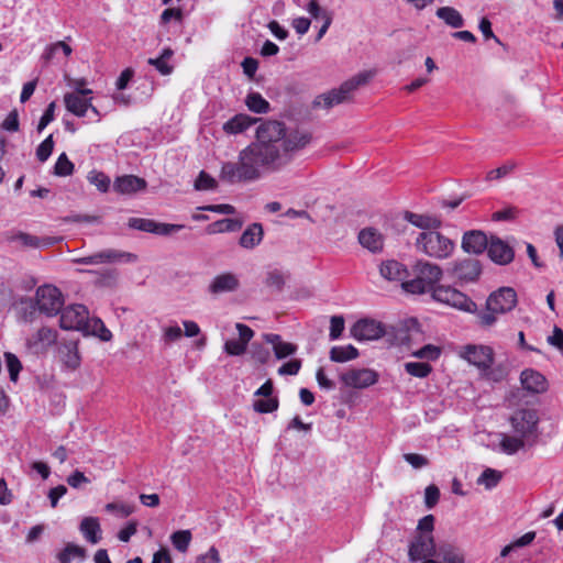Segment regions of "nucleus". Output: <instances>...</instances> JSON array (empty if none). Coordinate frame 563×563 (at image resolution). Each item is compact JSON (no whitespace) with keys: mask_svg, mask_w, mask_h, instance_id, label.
Segmentation results:
<instances>
[{"mask_svg":"<svg viewBox=\"0 0 563 563\" xmlns=\"http://www.w3.org/2000/svg\"><path fill=\"white\" fill-rule=\"evenodd\" d=\"M255 141L239 152L238 161L223 162L219 178L235 185L258 180L264 174L277 173L288 166L295 155L311 141V134L287 130L284 122L263 121L256 129Z\"/></svg>","mask_w":563,"mask_h":563,"instance_id":"obj_1","label":"nucleus"},{"mask_svg":"<svg viewBox=\"0 0 563 563\" xmlns=\"http://www.w3.org/2000/svg\"><path fill=\"white\" fill-rule=\"evenodd\" d=\"M517 305V294L511 287H501L492 292L486 300V310L477 313V323L482 328H490L498 314L511 311Z\"/></svg>","mask_w":563,"mask_h":563,"instance_id":"obj_2","label":"nucleus"},{"mask_svg":"<svg viewBox=\"0 0 563 563\" xmlns=\"http://www.w3.org/2000/svg\"><path fill=\"white\" fill-rule=\"evenodd\" d=\"M413 245L418 253L439 261L451 257L456 247L455 242L442 234L439 229L421 231Z\"/></svg>","mask_w":563,"mask_h":563,"instance_id":"obj_3","label":"nucleus"},{"mask_svg":"<svg viewBox=\"0 0 563 563\" xmlns=\"http://www.w3.org/2000/svg\"><path fill=\"white\" fill-rule=\"evenodd\" d=\"M413 272L416 277L411 280L402 282L401 287L406 292L415 295L432 294L443 276V271L438 264L424 260L417 261Z\"/></svg>","mask_w":563,"mask_h":563,"instance_id":"obj_4","label":"nucleus"},{"mask_svg":"<svg viewBox=\"0 0 563 563\" xmlns=\"http://www.w3.org/2000/svg\"><path fill=\"white\" fill-rule=\"evenodd\" d=\"M31 311L25 313L26 321H33L35 310L48 318L56 317L64 307L65 299L63 292L54 285L45 284L37 287L34 299H29Z\"/></svg>","mask_w":563,"mask_h":563,"instance_id":"obj_5","label":"nucleus"},{"mask_svg":"<svg viewBox=\"0 0 563 563\" xmlns=\"http://www.w3.org/2000/svg\"><path fill=\"white\" fill-rule=\"evenodd\" d=\"M372 76L373 74L371 71H363L353 76L349 80L344 81L338 89H332L329 92L319 95L313 100V107H323L324 109H330L336 104L350 100L351 93L358 87L366 85Z\"/></svg>","mask_w":563,"mask_h":563,"instance_id":"obj_6","label":"nucleus"},{"mask_svg":"<svg viewBox=\"0 0 563 563\" xmlns=\"http://www.w3.org/2000/svg\"><path fill=\"white\" fill-rule=\"evenodd\" d=\"M539 417L536 410L521 409L510 417V423L514 432L525 439L529 446L533 445L538 439L537 424Z\"/></svg>","mask_w":563,"mask_h":563,"instance_id":"obj_7","label":"nucleus"},{"mask_svg":"<svg viewBox=\"0 0 563 563\" xmlns=\"http://www.w3.org/2000/svg\"><path fill=\"white\" fill-rule=\"evenodd\" d=\"M59 313V327L63 330H76L89 334L91 319H89V311L84 305H69L62 308Z\"/></svg>","mask_w":563,"mask_h":563,"instance_id":"obj_8","label":"nucleus"},{"mask_svg":"<svg viewBox=\"0 0 563 563\" xmlns=\"http://www.w3.org/2000/svg\"><path fill=\"white\" fill-rule=\"evenodd\" d=\"M431 297L438 302L465 312L474 313L477 310V305L468 296L451 286L438 285Z\"/></svg>","mask_w":563,"mask_h":563,"instance_id":"obj_9","label":"nucleus"},{"mask_svg":"<svg viewBox=\"0 0 563 563\" xmlns=\"http://www.w3.org/2000/svg\"><path fill=\"white\" fill-rule=\"evenodd\" d=\"M462 356L471 364L475 365L482 372L493 379L497 380L498 378L494 376V372L490 371V367L494 363V351L492 347L486 345H473L468 344L464 346Z\"/></svg>","mask_w":563,"mask_h":563,"instance_id":"obj_10","label":"nucleus"},{"mask_svg":"<svg viewBox=\"0 0 563 563\" xmlns=\"http://www.w3.org/2000/svg\"><path fill=\"white\" fill-rule=\"evenodd\" d=\"M136 261V255L128 252H121L113 249L103 250L97 253H93L88 256L77 257L73 260V263L79 265H98L106 263H117V262H134Z\"/></svg>","mask_w":563,"mask_h":563,"instance_id":"obj_11","label":"nucleus"},{"mask_svg":"<svg viewBox=\"0 0 563 563\" xmlns=\"http://www.w3.org/2000/svg\"><path fill=\"white\" fill-rule=\"evenodd\" d=\"M92 98H84L78 93L67 92L64 96L65 108L71 114L82 118L89 111L92 113V118H90L91 122H99L101 120V114L99 110L91 103Z\"/></svg>","mask_w":563,"mask_h":563,"instance_id":"obj_12","label":"nucleus"},{"mask_svg":"<svg viewBox=\"0 0 563 563\" xmlns=\"http://www.w3.org/2000/svg\"><path fill=\"white\" fill-rule=\"evenodd\" d=\"M58 332L49 327H41L36 332L26 338L25 344L35 354L46 353L57 343Z\"/></svg>","mask_w":563,"mask_h":563,"instance_id":"obj_13","label":"nucleus"},{"mask_svg":"<svg viewBox=\"0 0 563 563\" xmlns=\"http://www.w3.org/2000/svg\"><path fill=\"white\" fill-rule=\"evenodd\" d=\"M341 382L346 387L367 388L378 380V374L369 368L350 369L340 376Z\"/></svg>","mask_w":563,"mask_h":563,"instance_id":"obj_14","label":"nucleus"},{"mask_svg":"<svg viewBox=\"0 0 563 563\" xmlns=\"http://www.w3.org/2000/svg\"><path fill=\"white\" fill-rule=\"evenodd\" d=\"M56 354L58 361L69 371L80 367L81 357L77 340H63L57 343Z\"/></svg>","mask_w":563,"mask_h":563,"instance_id":"obj_15","label":"nucleus"},{"mask_svg":"<svg viewBox=\"0 0 563 563\" xmlns=\"http://www.w3.org/2000/svg\"><path fill=\"white\" fill-rule=\"evenodd\" d=\"M438 548L431 534L417 536L409 545L408 556L410 561H420L435 555Z\"/></svg>","mask_w":563,"mask_h":563,"instance_id":"obj_16","label":"nucleus"},{"mask_svg":"<svg viewBox=\"0 0 563 563\" xmlns=\"http://www.w3.org/2000/svg\"><path fill=\"white\" fill-rule=\"evenodd\" d=\"M384 334L383 324L372 319H361L351 328V335L357 341L377 340Z\"/></svg>","mask_w":563,"mask_h":563,"instance_id":"obj_17","label":"nucleus"},{"mask_svg":"<svg viewBox=\"0 0 563 563\" xmlns=\"http://www.w3.org/2000/svg\"><path fill=\"white\" fill-rule=\"evenodd\" d=\"M451 273L461 282L471 283L478 279L482 273V265L476 258H463L455 261L452 265Z\"/></svg>","mask_w":563,"mask_h":563,"instance_id":"obj_18","label":"nucleus"},{"mask_svg":"<svg viewBox=\"0 0 563 563\" xmlns=\"http://www.w3.org/2000/svg\"><path fill=\"white\" fill-rule=\"evenodd\" d=\"M489 258L498 265H507L512 262L515 252L510 245L497 236H492L487 246Z\"/></svg>","mask_w":563,"mask_h":563,"instance_id":"obj_19","label":"nucleus"},{"mask_svg":"<svg viewBox=\"0 0 563 563\" xmlns=\"http://www.w3.org/2000/svg\"><path fill=\"white\" fill-rule=\"evenodd\" d=\"M489 240L481 230L466 231L462 238V249L468 254H482L487 250Z\"/></svg>","mask_w":563,"mask_h":563,"instance_id":"obj_20","label":"nucleus"},{"mask_svg":"<svg viewBox=\"0 0 563 563\" xmlns=\"http://www.w3.org/2000/svg\"><path fill=\"white\" fill-rule=\"evenodd\" d=\"M147 183L144 178L135 175H123L114 179L113 189L121 195H132L144 190Z\"/></svg>","mask_w":563,"mask_h":563,"instance_id":"obj_21","label":"nucleus"},{"mask_svg":"<svg viewBox=\"0 0 563 563\" xmlns=\"http://www.w3.org/2000/svg\"><path fill=\"white\" fill-rule=\"evenodd\" d=\"M404 219L422 231H432L442 227L440 217L430 213H416L412 211H405Z\"/></svg>","mask_w":563,"mask_h":563,"instance_id":"obj_22","label":"nucleus"},{"mask_svg":"<svg viewBox=\"0 0 563 563\" xmlns=\"http://www.w3.org/2000/svg\"><path fill=\"white\" fill-rule=\"evenodd\" d=\"M520 382L522 387L530 393L540 394L548 389L545 377L540 372L532 368H527L521 372Z\"/></svg>","mask_w":563,"mask_h":563,"instance_id":"obj_23","label":"nucleus"},{"mask_svg":"<svg viewBox=\"0 0 563 563\" xmlns=\"http://www.w3.org/2000/svg\"><path fill=\"white\" fill-rule=\"evenodd\" d=\"M263 339L266 343L272 344L274 354L277 360H284L288 356L294 355L298 346L290 342L283 341L282 336L276 333H265Z\"/></svg>","mask_w":563,"mask_h":563,"instance_id":"obj_24","label":"nucleus"},{"mask_svg":"<svg viewBox=\"0 0 563 563\" xmlns=\"http://www.w3.org/2000/svg\"><path fill=\"white\" fill-rule=\"evenodd\" d=\"M240 282L232 273H224L216 276L209 285V291L218 295L222 292H231L239 288Z\"/></svg>","mask_w":563,"mask_h":563,"instance_id":"obj_25","label":"nucleus"},{"mask_svg":"<svg viewBox=\"0 0 563 563\" xmlns=\"http://www.w3.org/2000/svg\"><path fill=\"white\" fill-rule=\"evenodd\" d=\"M358 242L361 245L372 253H379L383 251L384 238L374 228H365L358 233Z\"/></svg>","mask_w":563,"mask_h":563,"instance_id":"obj_26","label":"nucleus"},{"mask_svg":"<svg viewBox=\"0 0 563 563\" xmlns=\"http://www.w3.org/2000/svg\"><path fill=\"white\" fill-rule=\"evenodd\" d=\"M260 119L252 118L244 113H239L232 117L223 124V131L227 134H240L246 131L251 125L256 123Z\"/></svg>","mask_w":563,"mask_h":563,"instance_id":"obj_27","label":"nucleus"},{"mask_svg":"<svg viewBox=\"0 0 563 563\" xmlns=\"http://www.w3.org/2000/svg\"><path fill=\"white\" fill-rule=\"evenodd\" d=\"M379 273L382 277L390 282L404 280L408 275L406 266L395 260L383 262Z\"/></svg>","mask_w":563,"mask_h":563,"instance_id":"obj_28","label":"nucleus"},{"mask_svg":"<svg viewBox=\"0 0 563 563\" xmlns=\"http://www.w3.org/2000/svg\"><path fill=\"white\" fill-rule=\"evenodd\" d=\"M79 530L84 538L91 544H97L101 540V527L98 518L86 517L81 520Z\"/></svg>","mask_w":563,"mask_h":563,"instance_id":"obj_29","label":"nucleus"},{"mask_svg":"<svg viewBox=\"0 0 563 563\" xmlns=\"http://www.w3.org/2000/svg\"><path fill=\"white\" fill-rule=\"evenodd\" d=\"M263 234L262 224L253 223L242 233L239 243L244 249H253L262 242Z\"/></svg>","mask_w":563,"mask_h":563,"instance_id":"obj_30","label":"nucleus"},{"mask_svg":"<svg viewBox=\"0 0 563 563\" xmlns=\"http://www.w3.org/2000/svg\"><path fill=\"white\" fill-rule=\"evenodd\" d=\"M173 56L174 51L170 47H165L158 57L148 58L147 63L154 66L161 75L167 76L174 70V66L169 64Z\"/></svg>","mask_w":563,"mask_h":563,"instance_id":"obj_31","label":"nucleus"},{"mask_svg":"<svg viewBox=\"0 0 563 563\" xmlns=\"http://www.w3.org/2000/svg\"><path fill=\"white\" fill-rule=\"evenodd\" d=\"M243 225V222L239 219H221L218 221H214L207 225L206 232L208 234H217V233H224V232H235L239 231Z\"/></svg>","mask_w":563,"mask_h":563,"instance_id":"obj_32","label":"nucleus"},{"mask_svg":"<svg viewBox=\"0 0 563 563\" xmlns=\"http://www.w3.org/2000/svg\"><path fill=\"white\" fill-rule=\"evenodd\" d=\"M435 14L446 25L453 29H460L464 26V19L462 14L453 7H441L437 10Z\"/></svg>","mask_w":563,"mask_h":563,"instance_id":"obj_33","label":"nucleus"},{"mask_svg":"<svg viewBox=\"0 0 563 563\" xmlns=\"http://www.w3.org/2000/svg\"><path fill=\"white\" fill-rule=\"evenodd\" d=\"M11 241L19 242L25 247L37 249L42 246H48L54 244V240L51 238H38L29 233L19 232L11 238Z\"/></svg>","mask_w":563,"mask_h":563,"instance_id":"obj_34","label":"nucleus"},{"mask_svg":"<svg viewBox=\"0 0 563 563\" xmlns=\"http://www.w3.org/2000/svg\"><path fill=\"white\" fill-rule=\"evenodd\" d=\"M360 355L358 350L347 344L344 346H333L330 350L329 357L332 362L344 363L357 358Z\"/></svg>","mask_w":563,"mask_h":563,"instance_id":"obj_35","label":"nucleus"},{"mask_svg":"<svg viewBox=\"0 0 563 563\" xmlns=\"http://www.w3.org/2000/svg\"><path fill=\"white\" fill-rule=\"evenodd\" d=\"M56 558L59 563H70L75 559L84 561L86 559V549L75 543H67L65 548L57 553Z\"/></svg>","mask_w":563,"mask_h":563,"instance_id":"obj_36","label":"nucleus"},{"mask_svg":"<svg viewBox=\"0 0 563 563\" xmlns=\"http://www.w3.org/2000/svg\"><path fill=\"white\" fill-rule=\"evenodd\" d=\"M500 449L504 453L512 455L527 444V441L519 435H508L503 433L500 439Z\"/></svg>","mask_w":563,"mask_h":563,"instance_id":"obj_37","label":"nucleus"},{"mask_svg":"<svg viewBox=\"0 0 563 563\" xmlns=\"http://www.w3.org/2000/svg\"><path fill=\"white\" fill-rule=\"evenodd\" d=\"M245 104L250 111L260 114L267 113L271 108L269 102L258 92L249 93L245 99Z\"/></svg>","mask_w":563,"mask_h":563,"instance_id":"obj_38","label":"nucleus"},{"mask_svg":"<svg viewBox=\"0 0 563 563\" xmlns=\"http://www.w3.org/2000/svg\"><path fill=\"white\" fill-rule=\"evenodd\" d=\"M435 555L441 558L444 563H464V558L460 551L449 543L439 545Z\"/></svg>","mask_w":563,"mask_h":563,"instance_id":"obj_39","label":"nucleus"},{"mask_svg":"<svg viewBox=\"0 0 563 563\" xmlns=\"http://www.w3.org/2000/svg\"><path fill=\"white\" fill-rule=\"evenodd\" d=\"M406 373L418 378H426L432 372V366L424 362H407L404 364Z\"/></svg>","mask_w":563,"mask_h":563,"instance_id":"obj_40","label":"nucleus"},{"mask_svg":"<svg viewBox=\"0 0 563 563\" xmlns=\"http://www.w3.org/2000/svg\"><path fill=\"white\" fill-rule=\"evenodd\" d=\"M191 532L189 530H178L170 536V541L176 550L186 552L191 541Z\"/></svg>","mask_w":563,"mask_h":563,"instance_id":"obj_41","label":"nucleus"},{"mask_svg":"<svg viewBox=\"0 0 563 563\" xmlns=\"http://www.w3.org/2000/svg\"><path fill=\"white\" fill-rule=\"evenodd\" d=\"M87 179L101 192H107L110 188L111 180L103 172L93 169L88 173Z\"/></svg>","mask_w":563,"mask_h":563,"instance_id":"obj_42","label":"nucleus"},{"mask_svg":"<svg viewBox=\"0 0 563 563\" xmlns=\"http://www.w3.org/2000/svg\"><path fill=\"white\" fill-rule=\"evenodd\" d=\"M286 276L279 269H272L266 274L265 285L274 288L277 291H282L285 286Z\"/></svg>","mask_w":563,"mask_h":563,"instance_id":"obj_43","label":"nucleus"},{"mask_svg":"<svg viewBox=\"0 0 563 563\" xmlns=\"http://www.w3.org/2000/svg\"><path fill=\"white\" fill-rule=\"evenodd\" d=\"M279 400L277 397H271L266 399H257L253 402V408L260 413H269L278 409Z\"/></svg>","mask_w":563,"mask_h":563,"instance_id":"obj_44","label":"nucleus"},{"mask_svg":"<svg viewBox=\"0 0 563 563\" xmlns=\"http://www.w3.org/2000/svg\"><path fill=\"white\" fill-rule=\"evenodd\" d=\"M500 479V472L493 468H486L479 476L477 483L484 485L487 489H492L493 487L498 485Z\"/></svg>","mask_w":563,"mask_h":563,"instance_id":"obj_45","label":"nucleus"},{"mask_svg":"<svg viewBox=\"0 0 563 563\" xmlns=\"http://www.w3.org/2000/svg\"><path fill=\"white\" fill-rule=\"evenodd\" d=\"M74 173V164L68 159L65 153H62L54 166V174L56 176L65 177Z\"/></svg>","mask_w":563,"mask_h":563,"instance_id":"obj_46","label":"nucleus"},{"mask_svg":"<svg viewBox=\"0 0 563 563\" xmlns=\"http://www.w3.org/2000/svg\"><path fill=\"white\" fill-rule=\"evenodd\" d=\"M5 364L9 372L10 379L12 382H16L19 377V373L22 369V364L18 356L13 353L7 352L4 353Z\"/></svg>","mask_w":563,"mask_h":563,"instance_id":"obj_47","label":"nucleus"},{"mask_svg":"<svg viewBox=\"0 0 563 563\" xmlns=\"http://www.w3.org/2000/svg\"><path fill=\"white\" fill-rule=\"evenodd\" d=\"M440 355L441 349L433 344H427L412 353V356L428 361H435L440 357Z\"/></svg>","mask_w":563,"mask_h":563,"instance_id":"obj_48","label":"nucleus"},{"mask_svg":"<svg viewBox=\"0 0 563 563\" xmlns=\"http://www.w3.org/2000/svg\"><path fill=\"white\" fill-rule=\"evenodd\" d=\"M217 187V180L205 170H201L195 180L197 190H214Z\"/></svg>","mask_w":563,"mask_h":563,"instance_id":"obj_49","label":"nucleus"},{"mask_svg":"<svg viewBox=\"0 0 563 563\" xmlns=\"http://www.w3.org/2000/svg\"><path fill=\"white\" fill-rule=\"evenodd\" d=\"M54 148L53 135H48L36 148V157L40 162H46Z\"/></svg>","mask_w":563,"mask_h":563,"instance_id":"obj_50","label":"nucleus"},{"mask_svg":"<svg viewBox=\"0 0 563 563\" xmlns=\"http://www.w3.org/2000/svg\"><path fill=\"white\" fill-rule=\"evenodd\" d=\"M106 510L121 518H126L134 512V506L122 503H109L106 505Z\"/></svg>","mask_w":563,"mask_h":563,"instance_id":"obj_51","label":"nucleus"},{"mask_svg":"<svg viewBox=\"0 0 563 563\" xmlns=\"http://www.w3.org/2000/svg\"><path fill=\"white\" fill-rule=\"evenodd\" d=\"M89 333L98 335L102 341H109L112 338L111 331L106 328L100 319L90 320Z\"/></svg>","mask_w":563,"mask_h":563,"instance_id":"obj_52","label":"nucleus"},{"mask_svg":"<svg viewBox=\"0 0 563 563\" xmlns=\"http://www.w3.org/2000/svg\"><path fill=\"white\" fill-rule=\"evenodd\" d=\"M129 227L139 231L154 233L155 221L143 218H130Z\"/></svg>","mask_w":563,"mask_h":563,"instance_id":"obj_53","label":"nucleus"},{"mask_svg":"<svg viewBox=\"0 0 563 563\" xmlns=\"http://www.w3.org/2000/svg\"><path fill=\"white\" fill-rule=\"evenodd\" d=\"M344 331V318L342 316H333L330 320V340H336Z\"/></svg>","mask_w":563,"mask_h":563,"instance_id":"obj_54","label":"nucleus"},{"mask_svg":"<svg viewBox=\"0 0 563 563\" xmlns=\"http://www.w3.org/2000/svg\"><path fill=\"white\" fill-rule=\"evenodd\" d=\"M185 229L184 224L162 223L155 221L154 234L170 235Z\"/></svg>","mask_w":563,"mask_h":563,"instance_id":"obj_55","label":"nucleus"},{"mask_svg":"<svg viewBox=\"0 0 563 563\" xmlns=\"http://www.w3.org/2000/svg\"><path fill=\"white\" fill-rule=\"evenodd\" d=\"M224 352L232 356H240L246 352L247 346L242 344L241 341L232 339L224 343Z\"/></svg>","mask_w":563,"mask_h":563,"instance_id":"obj_56","label":"nucleus"},{"mask_svg":"<svg viewBox=\"0 0 563 563\" xmlns=\"http://www.w3.org/2000/svg\"><path fill=\"white\" fill-rule=\"evenodd\" d=\"M440 499V489L435 485H429L424 490V505L428 509H432Z\"/></svg>","mask_w":563,"mask_h":563,"instance_id":"obj_57","label":"nucleus"},{"mask_svg":"<svg viewBox=\"0 0 563 563\" xmlns=\"http://www.w3.org/2000/svg\"><path fill=\"white\" fill-rule=\"evenodd\" d=\"M58 49H62L66 56H69L71 54V47L68 44H66L64 41H58V42H56L52 45H48L46 47L45 53H44V58L49 60L51 58H53V56L55 55V53Z\"/></svg>","mask_w":563,"mask_h":563,"instance_id":"obj_58","label":"nucleus"},{"mask_svg":"<svg viewBox=\"0 0 563 563\" xmlns=\"http://www.w3.org/2000/svg\"><path fill=\"white\" fill-rule=\"evenodd\" d=\"M404 460L413 468L419 470L429 465V460L424 455L417 453H405Z\"/></svg>","mask_w":563,"mask_h":563,"instance_id":"obj_59","label":"nucleus"},{"mask_svg":"<svg viewBox=\"0 0 563 563\" xmlns=\"http://www.w3.org/2000/svg\"><path fill=\"white\" fill-rule=\"evenodd\" d=\"M301 368V360L299 358H294V360H290L286 363H284L279 368H278V374L279 375H297L299 373Z\"/></svg>","mask_w":563,"mask_h":563,"instance_id":"obj_60","label":"nucleus"},{"mask_svg":"<svg viewBox=\"0 0 563 563\" xmlns=\"http://www.w3.org/2000/svg\"><path fill=\"white\" fill-rule=\"evenodd\" d=\"M252 357L260 364H266L271 358L269 351L261 344L254 343L252 345Z\"/></svg>","mask_w":563,"mask_h":563,"instance_id":"obj_61","label":"nucleus"},{"mask_svg":"<svg viewBox=\"0 0 563 563\" xmlns=\"http://www.w3.org/2000/svg\"><path fill=\"white\" fill-rule=\"evenodd\" d=\"M198 209L203 210V211L221 213V214H228V216L235 213V208L232 205H228V203L207 205V206L199 207Z\"/></svg>","mask_w":563,"mask_h":563,"instance_id":"obj_62","label":"nucleus"},{"mask_svg":"<svg viewBox=\"0 0 563 563\" xmlns=\"http://www.w3.org/2000/svg\"><path fill=\"white\" fill-rule=\"evenodd\" d=\"M514 167V164H505L498 168L492 169L487 173L486 179L496 180L504 178L512 172Z\"/></svg>","mask_w":563,"mask_h":563,"instance_id":"obj_63","label":"nucleus"},{"mask_svg":"<svg viewBox=\"0 0 563 563\" xmlns=\"http://www.w3.org/2000/svg\"><path fill=\"white\" fill-rule=\"evenodd\" d=\"M55 102H51L45 109L37 124V131L41 133L54 120Z\"/></svg>","mask_w":563,"mask_h":563,"instance_id":"obj_64","label":"nucleus"}]
</instances>
